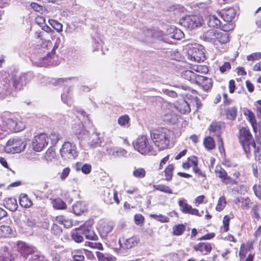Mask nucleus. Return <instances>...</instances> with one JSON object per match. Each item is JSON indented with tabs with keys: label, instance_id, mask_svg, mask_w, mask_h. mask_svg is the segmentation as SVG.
<instances>
[{
	"label": "nucleus",
	"instance_id": "53",
	"mask_svg": "<svg viewBox=\"0 0 261 261\" xmlns=\"http://www.w3.org/2000/svg\"><path fill=\"white\" fill-rule=\"evenodd\" d=\"M72 258L74 261H84L85 257L80 251L72 252Z\"/></svg>",
	"mask_w": 261,
	"mask_h": 261
},
{
	"label": "nucleus",
	"instance_id": "24",
	"mask_svg": "<svg viewBox=\"0 0 261 261\" xmlns=\"http://www.w3.org/2000/svg\"><path fill=\"white\" fill-rule=\"evenodd\" d=\"M216 32L215 30H209L203 34L202 38L205 41L215 44Z\"/></svg>",
	"mask_w": 261,
	"mask_h": 261
},
{
	"label": "nucleus",
	"instance_id": "55",
	"mask_svg": "<svg viewBox=\"0 0 261 261\" xmlns=\"http://www.w3.org/2000/svg\"><path fill=\"white\" fill-rule=\"evenodd\" d=\"M129 118L127 115H123L120 117L118 119V123L121 126H126L128 124Z\"/></svg>",
	"mask_w": 261,
	"mask_h": 261
},
{
	"label": "nucleus",
	"instance_id": "2",
	"mask_svg": "<svg viewBox=\"0 0 261 261\" xmlns=\"http://www.w3.org/2000/svg\"><path fill=\"white\" fill-rule=\"evenodd\" d=\"M172 132L166 128H161L151 132L150 136L155 147L159 150L167 148L169 144Z\"/></svg>",
	"mask_w": 261,
	"mask_h": 261
},
{
	"label": "nucleus",
	"instance_id": "43",
	"mask_svg": "<svg viewBox=\"0 0 261 261\" xmlns=\"http://www.w3.org/2000/svg\"><path fill=\"white\" fill-rule=\"evenodd\" d=\"M186 230V226L182 224L174 225L173 227V234L175 236H180Z\"/></svg>",
	"mask_w": 261,
	"mask_h": 261
},
{
	"label": "nucleus",
	"instance_id": "48",
	"mask_svg": "<svg viewBox=\"0 0 261 261\" xmlns=\"http://www.w3.org/2000/svg\"><path fill=\"white\" fill-rule=\"evenodd\" d=\"M258 211L259 206L256 204H253L251 208V215L253 218L257 221H258L260 219V216L258 213Z\"/></svg>",
	"mask_w": 261,
	"mask_h": 261
},
{
	"label": "nucleus",
	"instance_id": "7",
	"mask_svg": "<svg viewBox=\"0 0 261 261\" xmlns=\"http://www.w3.org/2000/svg\"><path fill=\"white\" fill-rule=\"evenodd\" d=\"M239 140L245 152L248 155L250 153V146L255 142L249 129L243 127L240 130Z\"/></svg>",
	"mask_w": 261,
	"mask_h": 261
},
{
	"label": "nucleus",
	"instance_id": "17",
	"mask_svg": "<svg viewBox=\"0 0 261 261\" xmlns=\"http://www.w3.org/2000/svg\"><path fill=\"white\" fill-rule=\"evenodd\" d=\"M18 251L25 257L29 254L35 252L36 248L32 246H29L24 242H20L17 244Z\"/></svg>",
	"mask_w": 261,
	"mask_h": 261
},
{
	"label": "nucleus",
	"instance_id": "57",
	"mask_svg": "<svg viewBox=\"0 0 261 261\" xmlns=\"http://www.w3.org/2000/svg\"><path fill=\"white\" fill-rule=\"evenodd\" d=\"M260 59H261V53H254L247 57V59L249 61H253Z\"/></svg>",
	"mask_w": 261,
	"mask_h": 261
},
{
	"label": "nucleus",
	"instance_id": "5",
	"mask_svg": "<svg viewBox=\"0 0 261 261\" xmlns=\"http://www.w3.org/2000/svg\"><path fill=\"white\" fill-rule=\"evenodd\" d=\"M26 145V142L19 138H11L7 141L5 150L9 153H20L24 150Z\"/></svg>",
	"mask_w": 261,
	"mask_h": 261
},
{
	"label": "nucleus",
	"instance_id": "31",
	"mask_svg": "<svg viewBox=\"0 0 261 261\" xmlns=\"http://www.w3.org/2000/svg\"><path fill=\"white\" fill-rule=\"evenodd\" d=\"M222 21L216 15H210L207 20V25L210 28H218L221 26Z\"/></svg>",
	"mask_w": 261,
	"mask_h": 261
},
{
	"label": "nucleus",
	"instance_id": "26",
	"mask_svg": "<svg viewBox=\"0 0 261 261\" xmlns=\"http://www.w3.org/2000/svg\"><path fill=\"white\" fill-rule=\"evenodd\" d=\"M223 127V123L220 122H213L210 126V131L218 137L221 136Z\"/></svg>",
	"mask_w": 261,
	"mask_h": 261
},
{
	"label": "nucleus",
	"instance_id": "62",
	"mask_svg": "<svg viewBox=\"0 0 261 261\" xmlns=\"http://www.w3.org/2000/svg\"><path fill=\"white\" fill-rule=\"evenodd\" d=\"M70 172V169L68 167L64 168L60 174V178L61 180L64 181L68 176Z\"/></svg>",
	"mask_w": 261,
	"mask_h": 261
},
{
	"label": "nucleus",
	"instance_id": "56",
	"mask_svg": "<svg viewBox=\"0 0 261 261\" xmlns=\"http://www.w3.org/2000/svg\"><path fill=\"white\" fill-rule=\"evenodd\" d=\"M173 30V35H172L173 38L179 40L184 37V33L180 29L176 28Z\"/></svg>",
	"mask_w": 261,
	"mask_h": 261
},
{
	"label": "nucleus",
	"instance_id": "47",
	"mask_svg": "<svg viewBox=\"0 0 261 261\" xmlns=\"http://www.w3.org/2000/svg\"><path fill=\"white\" fill-rule=\"evenodd\" d=\"M226 204V199L224 196H221L219 198L218 203L216 207V210L218 212L222 211Z\"/></svg>",
	"mask_w": 261,
	"mask_h": 261
},
{
	"label": "nucleus",
	"instance_id": "20",
	"mask_svg": "<svg viewBox=\"0 0 261 261\" xmlns=\"http://www.w3.org/2000/svg\"><path fill=\"white\" fill-rule=\"evenodd\" d=\"M196 251L200 252L203 255L210 253L212 249V245L208 242L199 243L193 247Z\"/></svg>",
	"mask_w": 261,
	"mask_h": 261
},
{
	"label": "nucleus",
	"instance_id": "33",
	"mask_svg": "<svg viewBox=\"0 0 261 261\" xmlns=\"http://www.w3.org/2000/svg\"><path fill=\"white\" fill-rule=\"evenodd\" d=\"M56 221L61 224H63L65 227L69 228L72 226L73 221L65 216H58L56 218Z\"/></svg>",
	"mask_w": 261,
	"mask_h": 261
},
{
	"label": "nucleus",
	"instance_id": "35",
	"mask_svg": "<svg viewBox=\"0 0 261 261\" xmlns=\"http://www.w3.org/2000/svg\"><path fill=\"white\" fill-rule=\"evenodd\" d=\"M254 148V153L255 160L261 164V144L253 142L252 146Z\"/></svg>",
	"mask_w": 261,
	"mask_h": 261
},
{
	"label": "nucleus",
	"instance_id": "4",
	"mask_svg": "<svg viewBox=\"0 0 261 261\" xmlns=\"http://www.w3.org/2000/svg\"><path fill=\"white\" fill-rule=\"evenodd\" d=\"M133 145L135 149L141 154H155V152L153 151V145L150 144L145 136H139L136 141L133 143Z\"/></svg>",
	"mask_w": 261,
	"mask_h": 261
},
{
	"label": "nucleus",
	"instance_id": "41",
	"mask_svg": "<svg viewBox=\"0 0 261 261\" xmlns=\"http://www.w3.org/2000/svg\"><path fill=\"white\" fill-rule=\"evenodd\" d=\"M76 167L77 170H81L86 174H89L91 170V166L88 164L83 165L82 163H77L76 165Z\"/></svg>",
	"mask_w": 261,
	"mask_h": 261
},
{
	"label": "nucleus",
	"instance_id": "11",
	"mask_svg": "<svg viewBox=\"0 0 261 261\" xmlns=\"http://www.w3.org/2000/svg\"><path fill=\"white\" fill-rule=\"evenodd\" d=\"M168 108L163 116V120L171 124H176L178 120V115L173 111L174 107L168 105Z\"/></svg>",
	"mask_w": 261,
	"mask_h": 261
},
{
	"label": "nucleus",
	"instance_id": "36",
	"mask_svg": "<svg viewBox=\"0 0 261 261\" xmlns=\"http://www.w3.org/2000/svg\"><path fill=\"white\" fill-rule=\"evenodd\" d=\"M107 191L108 194V197L110 198V201H108L106 197H105V201L107 203H112L113 202L112 200V198H113V201H114L117 204H119V200L118 197L117 191H113L112 193H110V190L108 189H107Z\"/></svg>",
	"mask_w": 261,
	"mask_h": 261
},
{
	"label": "nucleus",
	"instance_id": "38",
	"mask_svg": "<svg viewBox=\"0 0 261 261\" xmlns=\"http://www.w3.org/2000/svg\"><path fill=\"white\" fill-rule=\"evenodd\" d=\"M133 175L137 178H143L146 175V171L143 168L134 167L133 171Z\"/></svg>",
	"mask_w": 261,
	"mask_h": 261
},
{
	"label": "nucleus",
	"instance_id": "52",
	"mask_svg": "<svg viewBox=\"0 0 261 261\" xmlns=\"http://www.w3.org/2000/svg\"><path fill=\"white\" fill-rule=\"evenodd\" d=\"M53 206L56 209H64L66 208L65 203L61 199H57L53 202Z\"/></svg>",
	"mask_w": 261,
	"mask_h": 261
},
{
	"label": "nucleus",
	"instance_id": "28",
	"mask_svg": "<svg viewBox=\"0 0 261 261\" xmlns=\"http://www.w3.org/2000/svg\"><path fill=\"white\" fill-rule=\"evenodd\" d=\"M4 204L7 209L12 212L16 211L18 207L16 200L12 198H6Z\"/></svg>",
	"mask_w": 261,
	"mask_h": 261
},
{
	"label": "nucleus",
	"instance_id": "50",
	"mask_svg": "<svg viewBox=\"0 0 261 261\" xmlns=\"http://www.w3.org/2000/svg\"><path fill=\"white\" fill-rule=\"evenodd\" d=\"M220 28L223 31V32H226L227 33L229 31H231L234 29V25L231 22H225V23L223 24L222 22L221 26Z\"/></svg>",
	"mask_w": 261,
	"mask_h": 261
},
{
	"label": "nucleus",
	"instance_id": "59",
	"mask_svg": "<svg viewBox=\"0 0 261 261\" xmlns=\"http://www.w3.org/2000/svg\"><path fill=\"white\" fill-rule=\"evenodd\" d=\"M86 245L89 246L92 248L97 249L99 250L103 249L102 244L100 243L86 242Z\"/></svg>",
	"mask_w": 261,
	"mask_h": 261
},
{
	"label": "nucleus",
	"instance_id": "45",
	"mask_svg": "<svg viewBox=\"0 0 261 261\" xmlns=\"http://www.w3.org/2000/svg\"><path fill=\"white\" fill-rule=\"evenodd\" d=\"M50 25L57 32H60L62 31L63 25L58 21L54 19H49L48 20Z\"/></svg>",
	"mask_w": 261,
	"mask_h": 261
},
{
	"label": "nucleus",
	"instance_id": "9",
	"mask_svg": "<svg viewBox=\"0 0 261 261\" xmlns=\"http://www.w3.org/2000/svg\"><path fill=\"white\" fill-rule=\"evenodd\" d=\"M48 140L49 138L44 133L38 135L33 139L32 148L36 151H41L48 144Z\"/></svg>",
	"mask_w": 261,
	"mask_h": 261
},
{
	"label": "nucleus",
	"instance_id": "12",
	"mask_svg": "<svg viewBox=\"0 0 261 261\" xmlns=\"http://www.w3.org/2000/svg\"><path fill=\"white\" fill-rule=\"evenodd\" d=\"M178 204L180 210L183 213L198 216H201L198 210L196 208H192L190 205L187 203V200L184 198L180 199L178 201Z\"/></svg>",
	"mask_w": 261,
	"mask_h": 261
},
{
	"label": "nucleus",
	"instance_id": "58",
	"mask_svg": "<svg viewBox=\"0 0 261 261\" xmlns=\"http://www.w3.org/2000/svg\"><path fill=\"white\" fill-rule=\"evenodd\" d=\"M96 254L99 261H109L112 258L109 256L108 254L105 255L103 253L99 251L96 252Z\"/></svg>",
	"mask_w": 261,
	"mask_h": 261
},
{
	"label": "nucleus",
	"instance_id": "54",
	"mask_svg": "<svg viewBox=\"0 0 261 261\" xmlns=\"http://www.w3.org/2000/svg\"><path fill=\"white\" fill-rule=\"evenodd\" d=\"M72 91V88L71 87H69L67 89H65L64 92L62 94L61 98L64 103H66L67 102L68 98L70 97L69 93Z\"/></svg>",
	"mask_w": 261,
	"mask_h": 261
},
{
	"label": "nucleus",
	"instance_id": "34",
	"mask_svg": "<svg viewBox=\"0 0 261 261\" xmlns=\"http://www.w3.org/2000/svg\"><path fill=\"white\" fill-rule=\"evenodd\" d=\"M20 205L23 207L28 208L31 207L33 203L32 201L28 198L27 194H21L19 197Z\"/></svg>",
	"mask_w": 261,
	"mask_h": 261
},
{
	"label": "nucleus",
	"instance_id": "19",
	"mask_svg": "<svg viewBox=\"0 0 261 261\" xmlns=\"http://www.w3.org/2000/svg\"><path fill=\"white\" fill-rule=\"evenodd\" d=\"M235 15L236 10L233 8L223 10L220 13V16L224 22H231Z\"/></svg>",
	"mask_w": 261,
	"mask_h": 261
},
{
	"label": "nucleus",
	"instance_id": "25",
	"mask_svg": "<svg viewBox=\"0 0 261 261\" xmlns=\"http://www.w3.org/2000/svg\"><path fill=\"white\" fill-rule=\"evenodd\" d=\"M198 75L199 74L190 70L184 71L181 73V76L184 79L189 81L191 83L193 84L195 83Z\"/></svg>",
	"mask_w": 261,
	"mask_h": 261
},
{
	"label": "nucleus",
	"instance_id": "16",
	"mask_svg": "<svg viewBox=\"0 0 261 261\" xmlns=\"http://www.w3.org/2000/svg\"><path fill=\"white\" fill-rule=\"evenodd\" d=\"M196 84L200 86L205 91L211 89L213 85L212 81L211 79L199 74L195 82Z\"/></svg>",
	"mask_w": 261,
	"mask_h": 261
},
{
	"label": "nucleus",
	"instance_id": "32",
	"mask_svg": "<svg viewBox=\"0 0 261 261\" xmlns=\"http://www.w3.org/2000/svg\"><path fill=\"white\" fill-rule=\"evenodd\" d=\"M58 41H59L58 40H56L55 45L54 46L51 53H48L46 56H44L40 58L42 59V60L44 61V62L42 63V65H44L45 64H48L49 63H53L52 62H51V61H48V60H49V59H53L55 57V50L58 47Z\"/></svg>",
	"mask_w": 261,
	"mask_h": 261
},
{
	"label": "nucleus",
	"instance_id": "61",
	"mask_svg": "<svg viewBox=\"0 0 261 261\" xmlns=\"http://www.w3.org/2000/svg\"><path fill=\"white\" fill-rule=\"evenodd\" d=\"M252 189L255 195L261 200V186L255 185Z\"/></svg>",
	"mask_w": 261,
	"mask_h": 261
},
{
	"label": "nucleus",
	"instance_id": "60",
	"mask_svg": "<svg viewBox=\"0 0 261 261\" xmlns=\"http://www.w3.org/2000/svg\"><path fill=\"white\" fill-rule=\"evenodd\" d=\"M51 231L55 235H60L62 232V229L57 224L54 223L51 228Z\"/></svg>",
	"mask_w": 261,
	"mask_h": 261
},
{
	"label": "nucleus",
	"instance_id": "27",
	"mask_svg": "<svg viewBox=\"0 0 261 261\" xmlns=\"http://www.w3.org/2000/svg\"><path fill=\"white\" fill-rule=\"evenodd\" d=\"M87 210V206L85 202H77L73 205V211L76 215H80L81 214Z\"/></svg>",
	"mask_w": 261,
	"mask_h": 261
},
{
	"label": "nucleus",
	"instance_id": "21",
	"mask_svg": "<svg viewBox=\"0 0 261 261\" xmlns=\"http://www.w3.org/2000/svg\"><path fill=\"white\" fill-rule=\"evenodd\" d=\"M114 226L112 223L103 222L99 228V232L101 238H105L112 231Z\"/></svg>",
	"mask_w": 261,
	"mask_h": 261
},
{
	"label": "nucleus",
	"instance_id": "39",
	"mask_svg": "<svg viewBox=\"0 0 261 261\" xmlns=\"http://www.w3.org/2000/svg\"><path fill=\"white\" fill-rule=\"evenodd\" d=\"M11 228L8 225H2L0 226V237L7 238L11 233Z\"/></svg>",
	"mask_w": 261,
	"mask_h": 261
},
{
	"label": "nucleus",
	"instance_id": "18",
	"mask_svg": "<svg viewBox=\"0 0 261 261\" xmlns=\"http://www.w3.org/2000/svg\"><path fill=\"white\" fill-rule=\"evenodd\" d=\"M83 230V234L85 236L86 239L91 240L92 241H96L98 240V236L94 231L91 226H88L86 224L82 226Z\"/></svg>",
	"mask_w": 261,
	"mask_h": 261
},
{
	"label": "nucleus",
	"instance_id": "14",
	"mask_svg": "<svg viewBox=\"0 0 261 261\" xmlns=\"http://www.w3.org/2000/svg\"><path fill=\"white\" fill-rule=\"evenodd\" d=\"M7 124L9 128L15 132L21 131L25 128L24 123L17 119H8Z\"/></svg>",
	"mask_w": 261,
	"mask_h": 261
},
{
	"label": "nucleus",
	"instance_id": "13",
	"mask_svg": "<svg viewBox=\"0 0 261 261\" xmlns=\"http://www.w3.org/2000/svg\"><path fill=\"white\" fill-rule=\"evenodd\" d=\"M104 139L99 133H93L90 135L88 144L92 148H95L101 146Z\"/></svg>",
	"mask_w": 261,
	"mask_h": 261
},
{
	"label": "nucleus",
	"instance_id": "29",
	"mask_svg": "<svg viewBox=\"0 0 261 261\" xmlns=\"http://www.w3.org/2000/svg\"><path fill=\"white\" fill-rule=\"evenodd\" d=\"M82 226L73 230L71 234L72 239L76 243H81L84 240Z\"/></svg>",
	"mask_w": 261,
	"mask_h": 261
},
{
	"label": "nucleus",
	"instance_id": "6",
	"mask_svg": "<svg viewBox=\"0 0 261 261\" xmlns=\"http://www.w3.org/2000/svg\"><path fill=\"white\" fill-rule=\"evenodd\" d=\"M180 23L185 28L192 30L202 26L203 20L199 15H189L181 18Z\"/></svg>",
	"mask_w": 261,
	"mask_h": 261
},
{
	"label": "nucleus",
	"instance_id": "8",
	"mask_svg": "<svg viewBox=\"0 0 261 261\" xmlns=\"http://www.w3.org/2000/svg\"><path fill=\"white\" fill-rule=\"evenodd\" d=\"M60 151L62 158L65 160L73 159L77 156L75 145L69 142H65Z\"/></svg>",
	"mask_w": 261,
	"mask_h": 261
},
{
	"label": "nucleus",
	"instance_id": "37",
	"mask_svg": "<svg viewBox=\"0 0 261 261\" xmlns=\"http://www.w3.org/2000/svg\"><path fill=\"white\" fill-rule=\"evenodd\" d=\"M203 144L205 148L208 150H211L215 147L214 140L211 137H206L203 141Z\"/></svg>",
	"mask_w": 261,
	"mask_h": 261
},
{
	"label": "nucleus",
	"instance_id": "30",
	"mask_svg": "<svg viewBox=\"0 0 261 261\" xmlns=\"http://www.w3.org/2000/svg\"><path fill=\"white\" fill-rule=\"evenodd\" d=\"M216 37L215 44H217V42L223 44L226 43L229 41V35L226 32L217 31Z\"/></svg>",
	"mask_w": 261,
	"mask_h": 261
},
{
	"label": "nucleus",
	"instance_id": "46",
	"mask_svg": "<svg viewBox=\"0 0 261 261\" xmlns=\"http://www.w3.org/2000/svg\"><path fill=\"white\" fill-rule=\"evenodd\" d=\"M174 170V166L172 164L168 166L165 170V175L166 179L167 181H170L172 179V172Z\"/></svg>",
	"mask_w": 261,
	"mask_h": 261
},
{
	"label": "nucleus",
	"instance_id": "10",
	"mask_svg": "<svg viewBox=\"0 0 261 261\" xmlns=\"http://www.w3.org/2000/svg\"><path fill=\"white\" fill-rule=\"evenodd\" d=\"M215 172L216 175L220 178L221 181L225 185L232 186L237 184V181L233 180L231 177L228 176L227 172L220 165L216 166Z\"/></svg>",
	"mask_w": 261,
	"mask_h": 261
},
{
	"label": "nucleus",
	"instance_id": "15",
	"mask_svg": "<svg viewBox=\"0 0 261 261\" xmlns=\"http://www.w3.org/2000/svg\"><path fill=\"white\" fill-rule=\"evenodd\" d=\"M174 109H176L182 114H188L191 110V103L184 99H179L175 103Z\"/></svg>",
	"mask_w": 261,
	"mask_h": 261
},
{
	"label": "nucleus",
	"instance_id": "3",
	"mask_svg": "<svg viewBox=\"0 0 261 261\" xmlns=\"http://www.w3.org/2000/svg\"><path fill=\"white\" fill-rule=\"evenodd\" d=\"M187 56L191 61L200 62L205 59L204 47L202 45L195 44L187 47Z\"/></svg>",
	"mask_w": 261,
	"mask_h": 261
},
{
	"label": "nucleus",
	"instance_id": "49",
	"mask_svg": "<svg viewBox=\"0 0 261 261\" xmlns=\"http://www.w3.org/2000/svg\"><path fill=\"white\" fill-rule=\"evenodd\" d=\"M49 137L51 140L52 145H56L59 140L62 138L61 136L57 132L51 133Z\"/></svg>",
	"mask_w": 261,
	"mask_h": 261
},
{
	"label": "nucleus",
	"instance_id": "51",
	"mask_svg": "<svg viewBox=\"0 0 261 261\" xmlns=\"http://www.w3.org/2000/svg\"><path fill=\"white\" fill-rule=\"evenodd\" d=\"M150 217L162 223L168 222L169 218L163 215L150 214Z\"/></svg>",
	"mask_w": 261,
	"mask_h": 261
},
{
	"label": "nucleus",
	"instance_id": "63",
	"mask_svg": "<svg viewBox=\"0 0 261 261\" xmlns=\"http://www.w3.org/2000/svg\"><path fill=\"white\" fill-rule=\"evenodd\" d=\"M113 153H115V157L117 156H125L127 154V151L121 148H116L115 152H113Z\"/></svg>",
	"mask_w": 261,
	"mask_h": 261
},
{
	"label": "nucleus",
	"instance_id": "44",
	"mask_svg": "<svg viewBox=\"0 0 261 261\" xmlns=\"http://www.w3.org/2000/svg\"><path fill=\"white\" fill-rule=\"evenodd\" d=\"M237 108L236 107L228 108L226 110V116L228 119L234 120L237 115Z\"/></svg>",
	"mask_w": 261,
	"mask_h": 261
},
{
	"label": "nucleus",
	"instance_id": "1",
	"mask_svg": "<svg viewBox=\"0 0 261 261\" xmlns=\"http://www.w3.org/2000/svg\"><path fill=\"white\" fill-rule=\"evenodd\" d=\"M33 77V73L31 72L13 73L9 83L7 84V82H5L6 85L3 84V87L0 88V99H4L7 95L11 94L12 85L15 89L20 90L31 81Z\"/></svg>",
	"mask_w": 261,
	"mask_h": 261
},
{
	"label": "nucleus",
	"instance_id": "23",
	"mask_svg": "<svg viewBox=\"0 0 261 261\" xmlns=\"http://www.w3.org/2000/svg\"><path fill=\"white\" fill-rule=\"evenodd\" d=\"M122 241L123 245L120 244L122 247L128 249L136 246L138 244L139 239L137 237H132L125 240L123 238Z\"/></svg>",
	"mask_w": 261,
	"mask_h": 261
},
{
	"label": "nucleus",
	"instance_id": "64",
	"mask_svg": "<svg viewBox=\"0 0 261 261\" xmlns=\"http://www.w3.org/2000/svg\"><path fill=\"white\" fill-rule=\"evenodd\" d=\"M70 81V79H64L60 78L56 80L54 83L53 85L55 86L64 85V83H67Z\"/></svg>",
	"mask_w": 261,
	"mask_h": 261
},
{
	"label": "nucleus",
	"instance_id": "22",
	"mask_svg": "<svg viewBox=\"0 0 261 261\" xmlns=\"http://www.w3.org/2000/svg\"><path fill=\"white\" fill-rule=\"evenodd\" d=\"M14 255L6 246L2 247L0 251V261H14Z\"/></svg>",
	"mask_w": 261,
	"mask_h": 261
},
{
	"label": "nucleus",
	"instance_id": "40",
	"mask_svg": "<svg viewBox=\"0 0 261 261\" xmlns=\"http://www.w3.org/2000/svg\"><path fill=\"white\" fill-rule=\"evenodd\" d=\"M245 114L247 116V119L250 122L254 131L256 132V122L254 114L251 111L247 110Z\"/></svg>",
	"mask_w": 261,
	"mask_h": 261
},
{
	"label": "nucleus",
	"instance_id": "42",
	"mask_svg": "<svg viewBox=\"0 0 261 261\" xmlns=\"http://www.w3.org/2000/svg\"><path fill=\"white\" fill-rule=\"evenodd\" d=\"M153 187L156 190L168 194L172 193V190L168 186L164 185H154Z\"/></svg>",
	"mask_w": 261,
	"mask_h": 261
}]
</instances>
